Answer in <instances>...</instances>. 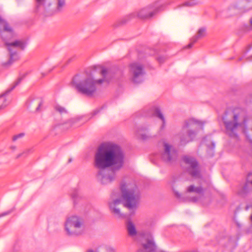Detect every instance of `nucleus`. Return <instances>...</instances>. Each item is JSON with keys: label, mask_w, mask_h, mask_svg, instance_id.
<instances>
[{"label": "nucleus", "mask_w": 252, "mask_h": 252, "mask_svg": "<svg viewBox=\"0 0 252 252\" xmlns=\"http://www.w3.org/2000/svg\"><path fill=\"white\" fill-rule=\"evenodd\" d=\"M124 163L125 155L119 145L112 142L101 143L94 157L97 181L101 185L110 184L115 180L116 172L123 167Z\"/></svg>", "instance_id": "nucleus-1"}, {"label": "nucleus", "mask_w": 252, "mask_h": 252, "mask_svg": "<svg viewBox=\"0 0 252 252\" xmlns=\"http://www.w3.org/2000/svg\"><path fill=\"white\" fill-rule=\"evenodd\" d=\"M121 194L119 191H113L109 200V206L111 212L120 218L122 214L118 208L123 202L124 206L129 209L136 208L140 193L139 189L133 181H123L121 184Z\"/></svg>", "instance_id": "nucleus-2"}, {"label": "nucleus", "mask_w": 252, "mask_h": 252, "mask_svg": "<svg viewBox=\"0 0 252 252\" xmlns=\"http://www.w3.org/2000/svg\"><path fill=\"white\" fill-rule=\"evenodd\" d=\"M0 32L1 36L4 41L5 45L9 52V59L7 62H4L2 65L8 67L19 58L17 53L18 49H24L25 43L22 40H13L14 33L12 29L7 22L0 16Z\"/></svg>", "instance_id": "nucleus-3"}, {"label": "nucleus", "mask_w": 252, "mask_h": 252, "mask_svg": "<svg viewBox=\"0 0 252 252\" xmlns=\"http://www.w3.org/2000/svg\"><path fill=\"white\" fill-rule=\"evenodd\" d=\"M98 71L102 76V79H97L94 73L82 78L79 75L75 76L72 79V84L81 94L87 96L92 95L96 90V84H100L104 81H108V70L104 68H99Z\"/></svg>", "instance_id": "nucleus-4"}, {"label": "nucleus", "mask_w": 252, "mask_h": 252, "mask_svg": "<svg viewBox=\"0 0 252 252\" xmlns=\"http://www.w3.org/2000/svg\"><path fill=\"white\" fill-rule=\"evenodd\" d=\"M183 166L185 170L193 178L199 179V185H191L188 187V192H194L201 194L203 193L208 183L202 178L198 164L196 159L189 156H185L183 158Z\"/></svg>", "instance_id": "nucleus-5"}, {"label": "nucleus", "mask_w": 252, "mask_h": 252, "mask_svg": "<svg viewBox=\"0 0 252 252\" xmlns=\"http://www.w3.org/2000/svg\"><path fill=\"white\" fill-rule=\"evenodd\" d=\"M56 4L54 7L50 0H35L33 12L39 16H52L63 11L65 6V0H56Z\"/></svg>", "instance_id": "nucleus-6"}, {"label": "nucleus", "mask_w": 252, "mask_h": 252, "mask_svg": "<svg viewBox=\"0 0 252 252\" xmlns=\"http://www.w3.org/2000/svg\"><path fill=\"white\" fill-rule=\"evenodd\" d=\"M203 123L199 121L191 118L185 121L181 133V142L186 144L195 137L199 129H202Z\"/></svg>", "instance_id": "nucleus-7"}, {"label": "nucleus", "mask_w": 252, "mask_h": 252, "mask_svg": "<svg viewBox=\"0 0 252 252\" xmlns=\"http://www.w3.org/2000/svg\"><path fill=\"white\" fill-rule=\"evenodd\" d=\"M65 234L69 237H77L84 234L85 225L84 220L78 216L67 218L64 224Z\"/></svg>", "instance_id": "nucleus-8"}, {"label": "nucleus", "mask_w": 252, "mask_h": 252, "mask_svg": "<svg viewBox=\"0 0 252 252\" xmlns=\"http://www.w3.org/2000/svg\"><path fill=\"white\" fill-rule=\"evenodd\" d=\"M177 158V152L175 148L167 142H163V148L160 153L161 159L167 164H172Z\"/></svg>", "instance_id": "nucleus-9"}, {"label": "nucleus", "mask_w": 252, "mask_h": 252, "mask_svg": "<svg viewBox=\"0 0 252 252\" xmlns=\"http://www.w3.org/2000/svg\"><path fill=\"white\" fill-rule=\"evenodd\" d=\"M155 13V12L152 11L149 7L143 8L139 11H134L126 15L119 21L118 24L119 25H125L131 19L135 17H138L140 19L149 18L152 17Z\"/></svg>", "instance_id": "nucleus-10"}, {"label": "nucleus", "mask_w": 252, "mask_h": 252, "mask_svg": "<svg viewBox=\"0 0 252 252\" xmlns=\"http://www.w3.org/2000/svg\"><path fill=\"white\" fill-rule=\"evenodd\" d=\"M144 70L142 64L133 63L129 65V74L130 80L134 83H140L143 80Z\"/></svg>", "instance_id": "nucleus-11"}, {"label": "nucleus", "mask_w": 252, "mask_h": 252, "mask_svg": "<svg viewBox=\"0 0 252 252\" xmlns=\"http://www.w3.org/2000/svg\"><path fill=\"white\" fill-rule=\"evenodd\" d=\"M90 118L87 115H79L63 122L62 125L63 128L68 129L72 127H77L87 122Z\"/></svg>", "instance_id": "nucleus-12"}, {"label": "nucleus", "mask_w": 252, "mask_h": 252, "mask_svg": "<svg viewBox=\"0 0 252 252\" xmlns=\"http://www.w3.org/2000/svg\"><path fill=\"white\" fill-rule=\"evenodd\" d=\"M137 252H167L162 250H159L154 241L152 236L149 234V236L146 239L145 243L143 244L142 247Z\"/></svg>", "instance_id": "nucleus-13"}, {"label": "nucleus", "mask_w": 252, "mask_h": 252, "mask_svg": "<svg viewBox=\"0 0 252 252\" xmlns=\"http://www.w3.org/2000/svg\"><path fill=\"white\" fill-rule=\"evenodd\" d=\"M25 75H23L20 76L13 84V85L8 89L5 93L2 94L0 96V111L3 110L4 108H5L8 104V102L7 101L6 99L4 97V96L9 93L11 91H12L17 86H18L21 82V81L25 77Z\"/></svg>", "instance_id": "nucleus-14"}, {"label": "nucleus", "mask_w": 252, "mask_h": 252, "mask_svg": "<svg viewBox=\"0 0 252 252\" xmlns=\"http://www.w3.org/2000/svg\"><path fill=\"white\" fill-rule=\"evenodd\" d=\"M252 192V173H249L247 177L245 185L238 191V193L244 196L247 194Z\"/></svg>", "instance_id": "nucleus-15"}, {"label": "nucleus", "mask_w": 252, "mask_h": 252, "mask_svg": "<svg viewBox=\"0 0 252 252\" xmlns=\"http://www.w3.org/2000/svg\"><path fill=\"white\" fill-rule=\"evenodd\" d=\"M148 111L147 114L146 115L147 116H155L160 119L162 122L161 128L163 129L165 125V120L164 115L161 112L159 108L156 106H153L147 110Z\"/></svg>", "instance_id": "nucleus-16"}, {"label": "nucleus", "mask_w": 252, "mask_h": 252, "mask_svg": "<svg viewBox=\"0 0 252 252\" xmlns=\"http://www.w3.org/2000/svg\"><path fill=\"white\" fill-rule=\"evenodd\" d=\"M206 35V29L201 28L198 31L196 35L193 36L190 39V43L188 45L187 48H191L193 44L195 43L199 39L201 38Z\"/></svg>", "instance_id": "nucleus-17"}, {"label": "nucleus", "mask_w": 252, "mask_h": 252, "mask_svg": "<svg viewBox=\"0 0 252 252\" xmlns=\"http://www.w3.org/2000/svg\"><path fill=\"white\" fill-rule=\"evenodd\" d=\"M127 229L129 235L130 236H134L136 235L137 231L134 224L131 222L128 221L127 223Z\"/></svg>", "instance_id": "nucleus-18"}, {"label": "nucleus", "mask_w": 252, "mask_h": 252, "mask_svg": "<svg viewBox=\"0 0 252 252\" xmlns=\"http://www.w3.org/2000/svg\"><path fill=\"white\" fill-rule=\"evenodd\" d=\"M54 109L56 112H58L62 115L68 113L67 109L64 107L59 104L55 105L54 106Z\"/></svg>", "instance_id": "nucleus-19"}, {"label": "nucleus", "mask_w": 252, "mask_h": 252, "mask_svg": "<svg viewBox=\"0 0 252 252\" xmlns=\"http://www.w3.org/2000/svg\"><path fill=\"white\" fill-rule=\"evenodd\" d=\"M199 3V2L197 0H190L184 3L183 6L191 7L198 4Z\"/></svg>", "instance_id": "nucleus-20"}, {"label": "nucleus", "mask_w": 252, "mask_h": 252, "mask_svg": "<svg viewBox=\"0 0 252 252\" xmlns=\"http://www.w3.org/2000/svg\"><path fill=\"white\" fill-rule=\"evenodd\" d=\"M71 197L74 203H76L79 199L81 198L79 192L77 191H74L71 194Z\"/></svg>", "instance_id": "nucleus-21"}, {"label": "nucleus", "mask_w": 252, "mask_h": 252, "mask_svg": "<svg viewBox=\"0 0 252 252\" xmlns=\"http://www.w3.org/2000/svg\"><path fill=\"white\" fill-rule=\"evenodd\" d=\"M33 102L37 104V107L35 109L36 111H39L40 110V107L43 104V100L40 98H37L34 100Z\"/></svg>", "instance_id": "nucleus-22"}, {"label": "nucleus", "mask_w": 252, "mask_h": 252, "mask_svg": "<svg viewBox=\"0 0 252 252\" xmlns=\"http://www.w3.org/2000/svg\"><path fill=\"white\" fill-rule=\"evenodd\" d=\"M24 136H25L24 133H20L19 134L15 135L12 137V141L13 142H15L19 139L22 138Z\"/></svg>", "instance_id": "nucleus-23"}, {"label": "nucleus", "mask_w": 252, "mask_h": 252, "mask_svg": "<svg viewBox=\"0 0 252 252\" xmlns=\"http://www.w3.org/2000/svg\"><path fill=\"white\" fill-rule=\"evenodd\" d=\"M13 210H14V209H11V210H10L9 211H7L6 212L2 213V214H0V218L4 217V216H7V215L10 214V213H11L13 211Z\"/></svg>", "instance_id": "nucleus-24"}, {"label": "nucleus", "mask_w": 252, "mask_h": 252, "mask_svg": "<svg viewBox=\"0 0 252 252\" xmlns=\"http://www.w3.org/2000/svg\"><path fill=\"white\" fill-rule=\"evenodd\" d=\"M137 134H138L140 136V138L143 140H145L148 138L147 135L145 134L140 133V131L139 130L137 131Z\"/></svg>", "instance_id": "nucleus-25"}, {"label": "nucleus", "mask_w": 252, "mask_h": 252, "mask_svg": "<svg viewBox=\"0 0 252 252\" xmlns=\"http://www.w3.org/2000/svg\"><path fill=\"white\" fill-rule=\"evenodd\" d=\"M106 252H116L115 250L111 247L106 248Z\"/></svg>", "instance_id": "nucleus-26"}, {"label": "nucleus", "mask_w": 252, "mask_h": 252, "mask_svg": "<svg viewBox=\"0 0 252 252\" xmlns=\"http://www.w3.org/2000/svg\"><path fill=\"white\" fill-rule=\"evenodd\" d=\"M30 151V149H28L26 151H25V152H24L23 153H21V154H20L19 155H17L16 158H19L21 156H22L23 154H25V153H28Z\"/></svg>", "instance_id": "nucleus-27"}, {"label": "nucleus", "mask_w": 252, "mask_h": 252, "mask_svg": "<svg viewBox=\"0 0 252 252\" xmlns=\"http://www.w3.org/2000/svg\"><path fill=\"white\" fill-rule=\"evenodd\" d=\"M247 30L248 31L252 30V17L250 19V26H249Z\"/></svg>", "instance_id": "nucleus-28"}, {"label": "nucleus", "mask_w": 252, "mask_h": 252, "mask_svg": "<svg viewBox=\"0 0 252 252\" xmlns=\"http://www.w3.org/2000/svg\"><path fill=\"white\" fill-rule=\"evenodd\" d=\"M158 61L159 63H162L164 62V57H159L158 58Z\"/></svg>", "instance_id": "nucleus-29"}, {"label": "nucleus", "mask_w": 252, "mask_h": 252, "mask_svg": "<svg viewBox=\"0 0 252 252\" xmlns=\"http://www.w3.org/2000/svg\"><path fill=\"white\" fill-rule=\"evenodd\" d=\"M172 189L175 193V194L177 196V197H180V194H179V193L176 191L174 189V188L173 187H172Z\"/></svg>", "instance_id": "nucleus-30"}, {"label": "nucleus", "mask_w": 252, "mask_h": 252, "mask_svg": "<svg viewBox=\"0 0 252 252\" xmlns=\"http://www.w3.org/2000/svg\"><path fill=\"white\" fill-rule=\"evenodd\" d=\"M99 110H94V111L93 112V113H92V115H93V116H94V115H95L97 114L99 112Z\"/></svg>", "instance_id": "nucleus-31"}, {"label": "nucleus", "mask_w": 252, "mask_h": 252, "mask_svg": "<svg viewBox=\"0 0 252 252\" xmlns=\"http://www.w3.org/2000/svg\"><path fill=\"white\" fill-rule=\"evenodd\" d=\"M10 149L12 150H15L16 149V147L15 146H11L10 147Z\"/></svg>", "instance_id": "nucleus-32"}, {"label": "nucleus", "mask_w": 252, "mask_h": 252, "mask_svg": "<svg viewBox=\"0 0 252 252\" xmlns=\"http://www.w3.org/2000/svg\"><path fill=\"white\" fill-rule=\"evenodd\" d=\"M248 61H252V56L247 59Z\"/></svg>", "instance_id": "nucleus-33"}, {"label": "nucleus", "mask_w": 252, "mask_h": 252, "mask_svg": "<svg viewBox=\"0 0 252 252\" xmlns=\"http://www.w3.org/2000/svg\"><path fill=\"white\" fill-rule=\"evenodd\" d=\"M239 210H240V207H237L236 209V212H238L239 211Z\"/></svg>", "instance_id": "nucleus-34"}, {"label": "nucleus", "mask_w": 252, "mask_h": 252, "mask_svg": "<svg viewBox=\"0 0 252 252\" xmlns=\"http://www.w3.org/2000/svg\"><path fill=\"white\" fill-rule=\"evenodd\" d=\"M242 60V58H240L238 59V61H241Z\"/></svg>", "instance_id": "nucleus-35"}, {"label": "nucleus", "mask_w": 252, "mask_h": 252, "mask_svg": "<svg viewBox=\"0 0 252 252\" xmlns=\"http://www.w3.org/2000/svg\"><path fill=\"white\" fill-rule=\"evenodd\" d=\"M248 208H249V207H248V206H247L246 207V210H248Z\"/></svg>", "instance_id": "nucleus-36"}, {"label": "nucleus", "mask_w": 252, "mask_h": 252, "mask_svg": "<svg viewBox=\"0 0 252 252\" xmlns=\"http://www.w3.org/2000/svg\"><path fill=\"white\" fill-rule=\"evenodd\" d=\"M212 145H213V147H214L215 145H214V144L213 143H212Z\"/></svg>", "instance_id": "nucleus-37"}]
</instances>
